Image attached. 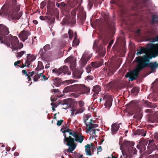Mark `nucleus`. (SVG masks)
<instances>
[{"label": "nucleus", "instance_id": "obj_54", "mask_svg": "<svg viewBox=\"0 0 158 158\" xmlns=\"http://www.w3.org/2000/svg\"><path fill=\"white\" fill-rule=\"evenodd\" d=\"M10 148L9 147H7L6 148V150L8 151H9L10 150Z\"/></svg>", "mask_w": 158, "mask_h": 158}, {"label": "nucleus", "instance_id": "obj_35", "mask_svg": "<svg viewBox=\"0 0 158 158\" xmlns=\"http://www.w3.org/2000/svg\"><path fill=\"white\" fill-rule=\"evenodd\" d=\"M86 69L87 70V72L89 73L90 72L91 70V68L90 66H88L86 68Z\"/></svg>", "mask_w": 158, "mask_h": 158}, {"label": "nucleus", "instance_id": "obj_53", "mask_svg": "<svg viewBox=\"0 0 158 158\" xmlns=\"http://www.w3.org/2000/svg\"><path fill=\"white\" fill-rule=\"evenodd\" d=\"M95 64V63H93L92 64V66L94 67H98V66H96L94 65V64Z\"/></svg>", "mask_w": 158, "mask_h": 158}, {"label": "nucleus", "instance_id": "obj_27", "mask_svg": "<svg viewBox=\"0 0 158 158\" xmlns=\"http://www.w3.org/2000/svg\"><path fill=\"white\" fill-rule=\"evenodd\" d=\"M34 73L33 72H29L27 74V78L28 79V81H30L31 80V79L30 78V77L32 76L34 74Z\"/></svg>", "mask_w": 158, "mask_h": 158}, {"label": "nucleus", "instance_id": "obj_38", "mask_svg": "<svg viewBox=\"0 0 158 158\" xmlns=\"http://www.w3.org/2000/svg\"><path fill=\"white\" fill-rule=\"evenodd\" d=\"M5 6H6V5H4L3 6H2V8L1 9V12H0V15H1L2 12H3V11L4 10Z\"/></svg>", "mask_w": 158, "mask_h": 158}, {"label": "nucleus", "instance_id": "obj_8", "mask_svg": "<svg viewBox=\"0 0 158 158\" xmlns=\"http://www.w3.org/2000/svg\"><path fill=\"white\" fill-rule=\"evenodd\" d=\"M91 57V56L89 55V53L88 52H85L79 61V64L81 66H85Z\"/></svg>", "mask_w": 158, "mask_h": 158}, {"label": "nucleus", "instance_id": "obj_64", "mask_svg": "<svg viewBox=\"0 0 158 158\" xmlns=\"http://www.w3.org/2000/svg\"><path fill=\"white\" fill-rule=\"evenodd\" d=\"M122 157V156H121V157H120V158H121Z\"/></svg>", "mask_w": 158, "mask_h": 158}, {"label": "nucleus", "instance_id": "obj_55", "mask_svg": "<svg viewBox=\"0 0 158 158\" xmlns=\"http://www.w3.org/2000/svg\"><path fill=\"white\" fill-rule=\"evenodd\" d=\"M16 148L15 147H14L12 148V151H14L15 149H16Z\"/></svg>", "mask_w": 158, "mask_h": 158}, {"label": "nucleus", "instance_id": "obj_48", "mask_svg": "<svg viewBox=\"0 0 158 158\" xmlns=\"http://www.w3.org/2000/svg\"><path fill=\"white\" fill-rule=\"evenodd\" d=\"M14 155L15 156H17L19 155V153L17 152H15L14 153Z\"/></svg>", "mask_w": 158, "mask_h": 158}, {"label": "nucleus", "instance_id": "obj_45", "mask_svg": "<svg viewBox=\"0 0 158 158\" xmlns=\"http://www.w3.org/2000/svg\"><path fill=\"white\" fill-rule=\"evenodd\" d=\"M33 22L35 24H37L38 23V21L36 20H34L33 21Z\"/></svg>", "mask_w": 158, "mask_h": 158}, {"label": "nucleus", "instance_id": "obj_2", "mask_svg": "<svg viewBox=\"0 0 158 158\" xmlns=\"http://www.w3.org/2000/svg\"><path fill=\"white\" fill-rule=\"evenodd\" d=\"M9 33L8 28L4 25H0V41L1 44H4L8 47L12 49V51L18 49H21L23 47V44L19 43L18 38L16 36H13L10 35L8 36V39H5V35Z\"/></svg>", "mask_w": 158, "mask_h": 158}, {"label": "nucleus", "instance_id": "obj_62", "mask_svg": "<svg viewBox=\"0 0 158 158\" xmlns=\"http://www.w3.org/2000/svg\"><path fill=\"white\" fill-rule=\"evenodd\" d=\"M75 35H76V33H75Z\"/></svg>", "mask_w": 158, "mask_h": 158}, {"label": "nucleus", "instance_id": "obj_63", "mask_svg": "<svg viewBox=\"0 0 158 158\" xmlns=\"http://www.w3.org/2000/svg\"><path fill=\"white\" fill-rule=\"evenodd\" d=\"M2 147H3L4 146H3V145H2Z\"/></svg>", "mask_w": 158, "mask_h": 158}, {"label": "nucleus", "instance_id": "obj_36", "mask_svg": "<svg viewBox=\"0 0 158 158\" xmlns=\"http://www.w3.org/2000/svg\"><path fill=\"white\" fill-rule=\"evenodd\" d=\"M63 121V120H58L57 122V125L59 126L61 125Z\"/></svg>", "mask_w": 158, "mask_h": 158}, {"label": "nucleus", "instance_id": "obj_50", "mask_svg": "<svg viewBox=\"0 0 158 158\" xmlns=\"http://www.w3.org/2000/svg\"><path fill=\"white\" fill-rule=\"evenodd\" d=\"M56 5L58 7H59L61 5L60 4H59L58 3H56Z\"/></svg>", "mask_w": 158, "mask_h": 158}, {"label": "nucleus", "instance_id": "obj_47", "mask_svg": "<svg viewBox=\"0 0 158 158\" xmlns=\"http://www.w3.org/2000/svg\"><path fill=\"white\" fill-rule=\"evenodd\" d=\"M52 91L53 92H54V93H55L56 92H57L58 91V89H53V90H52Z\"/></svg>", "mask_w": 158, "mask_h": 158}, {"label": "nucleus", "instance_id": "obj_32", "mask_svg": "<svg viewBox=\"0 0 158 158\" xmlns=\"http://www.w3.org/2000/svg\"><path fill=\"white\" fill-rule=\"evenodd\" d=\"M85 110V107H79L77 108L78 114H81Z\"/></svg>", "mask_w": 158, "mask_h": 158}, {"label": "nucleus", "instance_id": "obj_14", "mask_svg": "<svg viewBox=\"0 0 158 158\" xmlns=\"http://www.w3.org/2000/svg\"><path fill=\"white\" fill-rule=\"evenodd\" d=\"M50 49V46L49 44H47L43 48H41L39 52V54L42 58L44 54Z\"/></svg>", "mask_w": 158, "mask_h": 158}, {"label": "nucleus", "instance_id": "obj_6", "mask_svg": "<svg viewBox=\"0 0 158 158\" xmlns=\"http://www.w3.org/2000/svg\"><path fill=\"white\" fill-rule=\"evenodd\" d=\"M64 142L66 143V145L69 146V148L67 149V151H70L71 152L75 149L76 145L74 143V141L75 139L73 138H71L70 137H66V135H64Z\"/></svg>", "mask_w": 158, "mask_h": 158}, {"label": "nucleus", "instance_id": "obj_58", "mask_svg": "<svg viewBox=\"0 0 158 158\" xmlns=\"http://www.w3.org/2000/svg\"><path fill=\"white\" fill-rule=\"evenodd\" d=\"M77 78H80V77H77Z\"/></svg>", "mask_w": 158, "mask_h": 158}, {"label": "nucleus", "instance_id": "obj_30", "mask_svg": "<svg viewBox=\"0 0 158 158\" xmlns=\"http://www.w3.org/2000/svg\"><path fill=\"white\" fill-rule=\"evenodd\" d=\"M68 34L69 35V38L70 39H72L73 37V33L72 30H69L68 31Z\"/></svg>", "mask_w": 158, "mask_h": 158}, {"label": "nucleus", "instance_id": "obj_7", "mask_svg": "<svg viewBox=\"0 0 158 158\" xmlns=\"http://www.w3.org/2000/svg\"><path fill=\"white\" fill-rule=\"evenodd\" d=\"M27 59L26 60L24 64H23V65L21 67L23 68L25 66L30 67L32 66L31 62L34 61L36 58V56L35 55L27 54Z\"/></svg>", "mask_w": 158, "mask_h": 158}, {"label": "nucleus", "instance_id": "obj_43", "mask_svg": "<svg viewBox=\"0 0 158 158\" xmlns=\"http://www.w3.org/2000/svg\"><path fill=\"white\" fill-rule=\"evenodd\" d=\"M135 90H136V92L137 93L139 91V89H138V88H134L132 89V91H134Z\"/></svg>", "mask_w": 158, "mask_h": 158}, {"label": "nucleus", "instance_id": "obj_39", "mask_svg": "<svg viewBox=\"0 0 158 158\" xmlns=\"http://www.w3.org/2000/svg\"><path fill=\"white\" fill-rule=\"evenodd\" d=\"M40 76L41 77H42L45 80H47V79H46V77L44 75H43L42 73H40Z\"/></svg>", "mask_w": 158, "mask_h": 158}, {"label": "nucleus", "instance_id": "obj_5", "mask_svg": "<svg viewBox=\"0 0 158 158\" xmlns=\"http://www.w3.org/2000/svg\"><path fill=\"white\" fill-rule=\"evenodd\" d=\"M61 131L64 133V135L65 133L68 132L70 135H72L75 138V141L81 143L83 141V139L81 135L78 134V133L74 132L72 130H69L67 126H63L61 129Z\"/></svg>", "mask_w": 158, "mask_h": 158}, {"label": "nucleus", "instance_id": "obj_12", "mask_svg": "<svg viewBox=\"0 0 158 158\" xmlns=\"http://www.w3.org/2000/svg\"><path fill=\"white\" fill-rule=\"evenodd\" d=\"M85 147V152L87 156H91L92 153L93 152L94 147L92 145L87 144Z\"/></svg>", "mask_w": 158, "mask_h": 158}, {"label": "nucleus", "instance_id": "obj_25", "mask_svg": "<svg viewBox=\"0 0 158 158\" xmlns=\"http://www.w3.org/2000/svg\"><path fill=\"white\" fill-rule=\"evenodd\" d=\"M67 100H65V102L67 103ZM62 105L63 106V107H62L63 109H68L69 107L70 106V105L68 103H63Z\"/></svg>", "mask_w": 158, "mask_h": 158}, {"label": "nucleus", "instance_id": "obj_44", "mask_svg": "<svg viewBox=\"0 0 158 158\" xmlns=\"http://www.w3.org/2000/svg\"><path fill=\"white\" fill-rule=\"evenodd\" d=\"M113 41H111L109 43V45L108 46L109 47H110L112 45V44L113 43Z\"/></svg>", "mask_w": 158, "mask_h": 158}, {"label": "nucleus", "instance_id": "obj_29", "mask_svg": "<svg viewBox=\"0 0 158 158\" xmlns=\"http://www.w3.org/2000/svg\"><path fill=\"white\" fill-rule=\"evenodd\" d=\"M77 104L79 107H84L83 106H84V103L83 101L81 100L77 102Z\"/></svg>", "mask_w": 158, "mask_h": 158}, {"label": "nucleus", "instance_id": "obj_57", "mask_svg": "<svg viewBox=\"0 0 158 158\" xmlns=\"http://www.w3.org/2000/svg\"><path fill=\"white\" fill-rule=\"evenodd\" d=\"M111 158H117V157H115V156H112Z\"/></svg>", "mask_w": 158, "mask_h": 158}, {"label": "nucleus", "instance_id": "obj_31", "mask_svg": "<svg viewBox=\"0 0 158 158\" xmlns=\"http://www.w3.org/2000/svg\"><path fill=\"white\" fill-rule=\"evenodd\" d=\"M77 81H75L73 80H66L64 81V84H72L73 82H75Z\"/></svg>", "mask_w": 158, "mask_h": 158}, {"label": "nucleus", "instance_id": "obj_28", "mask_svg": "<svg viewBox=\"0 0 158 158\" xmlns=\"http://www.w3.org/2000/svg\"><path fill=\"white\" fill-rule=\"evenodd\" d=\"M40 73L39 74H35L33 77V80L34 81H36L38 79L40 78V77H41L40 76Z\"/></svg>", "mask_w": 158, "mask_h": 158}, {"label": "nucleus", "instance_id": "obj_9", "mask_svg": "<svg viewBox=\"0 0 158 158\" xmlns=\"http://www.w3.org/2000/svg\"><path fill=\"white\" fill-rule=\"evenodd\" d=\"M104 99L106 101L105 104L106 107L109 108L112 105V96L109 94H106L104 97Z\"/></svg>", "mask_w": 158, "mask_h": 158}, {"label": "nucleus", "instance_id": "obj_22", "mask_svg": "<svg viewBox=\"0 0 158 158\" xmlns=\"http://www.w3.org/2000/svg\"><path fill=\"white\" fill-rule=\"evenodd\" d=\"M79 40L75 36L73 43V46H76L79 44Z\"/></svg>", "mask_w": 158, "mask_h": 158}, {"label": "nucleus", "instance_id": "obj_24", "mask_svg": "<svg viewBox=\"0 0 158 158\" xmlns=\"http://www.w3.org/2000/svg\"><path fill=\"white\" fill-rule=\"evenodd\" d=\"M149 65L152 69L158 67L157 64L156 62L150 63L149 64Z\"/></svg>", "mask_w": 158, "mask_h": 158}, {"label": "nucleus", "instance_id": "obj_16", "mask_svg": "<svg viewBox=\"0 0 158 158\" xmlns=\"http://www.w3.org/2000/svg\"><path fill=\"white\" fill-rule=\"evenodd\" d=\"M65 63H69L72 64H74L75 63V59L73 57L70 56L67 58L65 60Z\"/></svg>", "mask_w": 158, "mask_h": 158}, {"label": "nucleus", "instance_id": "obj_41", "mask_svg": "<svg viewBox=\"0 0 158 158\" xmlns=\"http://www.w3.org/2000/svg\"><path fill=\"white\" fill-rule=\"evenodd\" d=\"M22 73L24 74L25 75V76L27 77V73L26 70H23L22 71Z\"/></svg>", "mask_w": 158, "mask_h": 158}, {"label": "nucleus", "instance_id": "obj_34", "mask_svg": "<svg viewBox=\"0 0 158 158\" xmlns=\"http://www.w3.org/2000/svg\"><path fill=\"white\" fill-rule=\"evenodd\" d=\"M51 105L52 106V109L53 110H55V109L54 108V107H56L57 106L56 105V104L54 103H51Z\"/></svg>", "mask_w": 158, "mask_h": 158}, {"label": "nucleus", "instance_id": "obj_56", "mask_svg": "<svg viewBox=\"0 0 158 158\" xmlns=\"http://www.w3.org/2000/svg\"><path fill=\"white\" fill-rule=\"evenodd\" d=\"M96 41H94V46H96Z\"/></svg>", "mask_w": 158, "mask_h": 158}, {"label": "nucleus", "instance_id": "obj_33", "mask_svg": "<svg viewBox=\"0 0 158 158\" xmlns=\"http://www.w3.org/2000/svg\"><path fill=\"white\" fill-rule=\"evenodd\" d=\"M157 41H158V38H152L150 40V41L152 42H154Z\"/></svg>", "mask_w": 158, "mask_h": 158}, {"label": "nucleus", "instance_id": "obj_13", "mask_svg": "<svg viewBox=\"0 0 158 158\" xmlns=\"http://www.w3.org/2000/svg\"><path fill=\"white\" fill-rule=\"evenodd\" d=\"M77 88L79 89L77 90L81 91L82 94L87 93L89 91V89L82 85L77 84Z\"/></svg>", "mask_w": 158, "mask_h": 158}, {"label": "nucleus", "instance_id": "obj_51", "mask_svg": "<svg viewBox=\"0 0 158 158\" xmlns=\"http://www.w3.org/2000/svg\"><path fill=\"white\" fill-rule=\"evenodd\" d=\"M49 64H47L45 66V68H47V69L49 68Z\"/></svg>", "mask_w": 158, "mask_h": 158}, {"label": "nucleus", "instance_id": "obj_15", "mask_svg": "<svg viewBox=\"0 0 158 158\" xmlns=\"http://www.w3.org/2000/svg\"><path fill=\"white\" fill-rule=\"evenodd\" d=\"M119 127V125L117 123H115L112 125L111 131L113 134H114L117 132Z\"/></svg>", "mask_w": 158, "mask_h": 158}, {"label": "nucleus", "instance_id": "obj_11", "mask_svg": "<svg viewBox=\"0 0 158 158\" xmlns=\"http://www.w3.org/2000/svg\"><path fill=\"white\" fill-rule=\"evenodd\" d=\"M79 89L77 88V84L65 87L64 89L63 92L64 93H68L77 90Z\"/></svg>", "mask_w": 158, "mask_h": 158}, {"label": "nucleus", "instance_id": "obj_18", "mask_svg": "<svg viewBox=\"0 0 158 158\" xmlns=\"http://www.w3.org/2000/svg\"><path fill=\"white\" fill-rule=\"evenodd\" d=\"M60 68L62 69V73H64V74L67 73L68 75H70L71 73L68 71V68L67 66H64Z\"/></svg>", "mask_w": 158, "mask_h": 158}, {"label": "nucleus", "instance_id": "obj_17", "mask_svg": "<svg viewBox=\"0 0 158 158\" xmlns=\"http://www.w3.org/2000/svg\"><path fill=\"white\" fill-rule=\"evenodd\" d=\"M52 72L56 75H59L62 73V69L59 68L58 69H55L52 70Z\"/></svg>", "mask_w": 158, "mask_h": 158}, {"label": "nucleus", "instance_id": "obj_49", "mask_svg": "<svg viewBox=\"0 0 158 158\" xmlns=\"http://www.w3.org/2000/svg\"><path fill=\"white\" fill-rule=\"evenodd\" d=\"M40 18L41 20H43L44 19V17L43 16H40Z\"/></svg>", "mask_w": 158, "mask_h": 158}, {"label": "nucleus", "instance_id": "obj_37", "mask_svg": "<svg viewBox=\"0 0 158 158\" xmlns=\"http://www.w3.org/2000/svg\"><path fill=\"white\" fill-rule=\"evenodd\" d=\"M102 148L101 146H99L97 148V154H98L99 152H100L102 151Z\"/></svg>", "mask_w": 158, "mask_h": 158}, {"label": "nucleus", "instance_id": "obj_1", "mask_svg": "<svg viewBox=\"0 0 158 158\" xmlns=\"http://www.w3.org/2000/svg\"><path fill=\"white\" fill-rule=\"evenodd\" d=\"M151 47V49L147 52L146 49L143 48L137 50V55H141L143 53H145L146 55L143 57L139 56L136 58L135 60L138 63V64L134 70L130 71L125 75L126 77H129L130 80L132 81L135 79L137 77L139 71L148 65L149 59L151 58L149 56L155 57L158 54V44H152Z\"/></svg>", "mask_w": 158, "mask_h": 158}, {"label": "nucleus", "instance_id": "obj_19", "mask_svg": "<svg viewBox=\"0 0 158 158\" xmlns=\"http://www.w3.org/2000/svg\"><path fill=\"white\" fill-rule=\"evenodd\" d=\"M44 66L43 65L42 62L40 61L38 62V65L36 68V69L37 71H39L44 69Z\"/></svg>", "mask_w": 158, "mask_h": 158}, {"label": "nucleus", "instance_id": "obj_42", "mask_svg": "<svg viewBox=\"0 0 158 158\" xmlns=\"http://www.w3.org/2000/svg\"><path fill=\"white\" fill-rule=\"evenodd\" d=\"M20 62H21V61L20 60H19V61H17L15 62L14 63V65L15 66H16L18 64H19Z\"/></svg>", "mask_w": 158, "mask_h": 158}, {"label": "nucleus", "instance_id": "obj_60", "mask_svg": "<svg viewBox=\"0 0 158 158\" xmlns=\"http://www.w3.org/2000/svg\"><path fill=\"white\" fill-rule=\"evenodd\" d=\"M146 135V134H145L143 135V136H145Z\"/></svg>", "mask_w": 158, "mask_h": 158}, {"label": "nucleus", "instance_id": "obj_3", "mask_svg": "<svg viewBox=\"0 0 158 158\" xmlns=\"http://www.w3.org/2000/svg\"><path fill=\"white\" fill-rule=\"evenodd\" d=\"M19 10V5L16 3V0H13L11 6L9 10L8 16L9 20H10L19 19L22 14L21 13H18Z\"/></svg>", "mask_w": 158, "mask_h": 158}, {"label": "nucleus", "instance_id": "obj_46", "mask_svg": "<svg viewBox=\"0 0 158 158\" xmlns=\"http://www.w3.org/2000/svg\"><path fill=\"white\" fill-rule=\"evenodd\" d=\"M94 130L95 131V134L96 135V131H98V132H99L100 131V130L99 129H95L94 128Z\"/></svg>", "mask_w": 158, "mask_h": 158}, {"label": "nucleus", "instance_id": "obj_61", "mask_svg": "<svg viewBox=\"0 0 158 158\" xmlns=\"http://www.w3.org/2000/svg\"><path fill=\"white\" fill-rule=\"evenodd\" d=\"M56 85V86H59V85L58 84H57V85Z\"/></svg>", "mask_w": 158, "mask_h": 158}, {"label": "nucleus", "instance_id": "obj_59", "mask_svg": "<svg viewBox=\"0 0 158 158\" xmlns=\"http://www.w3.org/2000/svg\"><path fill=\"white\" fill-rule=\"evenodd\" d=\"M122 154H123V155H124V154H123V151H122Z\"/></svg>", "mask_w": 158, "mask_h": 158}, {"label": "nucleus", "instance_id": "obj_52", "mask_svg": "<svg viewBox=\"0 0 158 158\" xmlns=\"http://www.w3.org/2000/svg\"><path fill=\"white\" fill-rule=\"evenodd\" d=\"M60 4L61 5L60 6H64L65 5V4L64 3H60Z\"/></svg>", "mask_w": 158, "mask_h": 158}, {"label": "nucleus", "instance_id": "obj_40", "mask_svg": "<svg viewBox=\"0 0 158 158\" xmlns=\"http://www.w3.org/2000/svg\"><path fill=\"white\" fill-rule=\"evenodd\" d=\"M87 79L88 80H92L93 79V77L92 76H88L87 77Z\"/></svg>", "mask_w": 158, "mask_h": 158}, {"label": "nucleus", "instance_id": "obj_23", "mask_svg": "<svg viewBox=\"0 0 158 158\" xmlns=\"http://www.w3.org/2000/svg\"><path fill=\"white\" fill-rule=\"evenodd\" d=\"M26 53L25 51H22L19 52H18L16 54V56L18 58L21 57L23 55Z\"/></svg>", "mask_w": 158, "mask_h": 158}, {"label": "nucleus", "instance_id": "obj_20", "mask_svg": "<svg viewBox=\"0 0 158 158\" xmlns=\"http://www.w3.org/2000/svg\"><path fill=\"white\" fill-rule=\"evenodd\" d=\"M71 112L72 115H75L77 114H78L77 108V107H73L71 110Z\"/></svg>", "mask_w": 158, "mask_h": 158}, {"label": "nucleus", "instance_id": "obj_4", "mask_svg": "<svg viewBox=\"0 0 158 158\" xmlns=\"http://www.w3.org/2000/svg\"><path fill=\"white\" fill-rule=\"evenodd\" d=\"M85 122L86 125L85 128V132L89 134L91 136L90 138L93 139V137H97L96 135L95 134V131L94 128L97 127L98 125L96 123L94 120L92 119H88L85 118Z\"/></svg>", "mask_w": 158, "mask_h": 158}, {"label": "nucleus", "instance_id": "obj_26", "mask_svg": "<svg viewBox=\"0 0 158 158\" xmlns=\"http://www.w3.org/2000/svg\"><path fill=\"white\" fill-rule=\"evenodd\" d=\"M152 23H157L158 22V16L156 15L152 16Z\"/></svg>", "mask_w": 158, "mask_h": 158}, {"label": "nucleus", "instance_id": "obj_21", "mask_svg": "<svg viewBox=\"0 0 158 158\" xmlns=\"http://www.w3.org/2000/svg\"><path fill=\"white\" fill-rule=\"evenodd\" d=\"M101 90L100 86L99 85H97L94 87L93 89V90L94 92L95 93L97 94Z\"/></svg>", "mask_w": 158, "mask_h": 158}, {"label": "nucleus", "instance_id": "obj_10", "mask_svg": "<svg viewBox=\"0 0 158 158\" xmlns=\"http://www.w3.org/2000/svg\"><path fill=\"white\" fill-rule=\"evenodd\" d=\"M30 35V32L24 30L22 31L19 35L21 40L24 41L27 39L28 36Z\"/></svg>", "mask_w": 158, "mask_h": 158}]
</instances>
